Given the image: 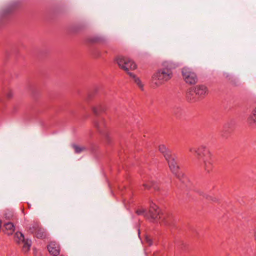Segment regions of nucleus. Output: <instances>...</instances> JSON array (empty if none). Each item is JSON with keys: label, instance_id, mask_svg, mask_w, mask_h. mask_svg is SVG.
I'll return each instance as SVG.
<instances>
[{"label": "nucleus", "instance_id": "1", "mask_svg": "<svg viewBox=\"0 0 256 256\" xmlns=\"http://www.w3.org/2000/svg\"><path fill=\"white\" fill-rule=\"evenodd\" d=\"M188 150L190 152L196 154L200 166L207 172H210L212 170V164L211 154L208 148L204 146H200L198 148L190 146Z\"/></svg>", "mask_w": 256, "mask_h": 256}, {"label": "nucleus", "instance_id": "2", "mask_svg": "<svg viewBox=\"0 0 256 256\" xmlns=\"http://www.w3.org/2000/svg\"><path fill=\"white\" fill-rule=\"evenodd\" d=\"M164 68L158 70L152 76V82L157 87L170 80L172 77V68H174L178 65L171 62H165Z\"/></svg>", "mask_w": 256, "mask_h": 256}, {"label": "nucleus", "instance_id": "3", "mask_svg": "<svg viewBox=\"0 0 256 256\" xmlns=\"http://www.w3.org/2000/svg\"><path fill=\"white\" fill-rule=\"evenodd\" d=\"M208 94V88L206 86L198 85L190 91L188 98L190 101L194 102L203 99Z\"/></svg>", "mask_w": 256, "mask_h": 256}, {"label": "nucleus", "instance_id": "4", "mask_svg": "<svg viewBox=\"0 0 256 256\" xmlns=\"http://www.w3.org/2000/svg\"><path fill=\"white\" fill-rule=\"evenodd\" d=\"M116 61L119 67L125 72H128L136 68V65L128 58L120 56L116 58Z\"/></svg>", "mask_w": 256, "mask_h": 256}, {"label": "nucleus", "instance_id": "5", "mask_svg": "<svg viewBox=\"0 0 256 256\" xmlns=\"http://www.w3.org/2000/svg\"><path fill=\"white\" fill-rule=\"evenodd\" d=\"M182 74L184 80L188 84H195L198 82L197 74L190 68L184 67L182 68Z\"/></svg>", "mask_w": 256, "mask_h": 256}, {"label": "nucleus", "instance_id": "6", "mask_svg": "<svg viewBox=\"0 0 256 256\" xmlns=\"http://www.w3.org/2000/svg\"><path fill=\"white\" fill-rule=\"evenodd\" d=\"M15 241L19 244L22 245L23 251L28 252L32 246V242L28 240H26L24 236L20 232H17L14 236Z\"/></svg>", "mask_w": 256, "mask_h": 256}, {"label": "nucleus", "instance_id": "7", "mask_svg": "<svg viewBox=\"0 0 256 256\" xmlns=\"http://www.w3.org/2000/svg\"><path fill=\"white\" fill-rule=\"evenodd\" d=\"M176 156L172 155L170 156L167 154L166 156V160L168 162L172 174L175 175L178 178H180V176L178 174V166L177 165V163L176 162Z\"/></svg>", "mask_w": 256, "mask_h": 256}, {"label": "nucleus", "instance_id": "8", "mask_svg": "<svg viewBox=\"0 0 256 256\" xmlns=\"http://www.w3.org/2000/svg\"><path fill=\"white\" fill-rule=\"evenodd\" d=\"M30 232L34 234L38 238H44L46 236L44 230L40 227L38 224L34 223L29 229Z\"/></svg>", "mask_w": 256, "mask_h": 256}, {"label": "nucleus", "instance_id": "9", "mask_svg": "<svg viewBox=\"0 0 256 256\" xmlns=\"http://www.w3.org/2000/svg\"><path fill=\"white\" fill-rule=\"evenodd\" d=\"M48 248L50 253L54 256H58L60 254V246L56 242H51L48 246Z\"/></svg>", "mask_w": 256, "mask_h": 256}, {"label": "nucleus", "instance_id": "10", "mask_svg": "<svg viewBox=\"0 0 256 256\" xmlns=\"http://www.w3.org/2000/svg\"><path fill=\"white\" fill-rule=\"evenodd\" d=\"M160 214V212L158 210V208L156 206L155 204H152L150 206L149 213L148 214V218H150L152 219H156L158 218V216Z\"/></svg>", "mask_w": 256, "mask_h": 256}, {"label": "nucleus", "instance_id": "11", "mask_svg": "<svg viewBox=\"0 0 256 256\" xmlns=\"http://www.w3.org/2000/svg\"><path fill=\"white\" fill-rule=\"evenodd\" d=\"M248 124L252 128H256V107L252 110V114L248 117Z\"/></svg>", "mask_w": 256, "mask_h": 256}, {"label": "nucleus", "instance_id": "12", "mask_svg": "<svg viewBox=\"0 0 256 256\" xmlns=\"http://www.w3.org/2000/svg\"><path fill=\"white\" fill-rule=\"evenodd\" d=\"M95 126L97 128L98 131L100 134H102L103 136L106 139V140H109L108 136L107 134L103 133V128L104 126V122L103 120L96 122L95 124Z\"/></svg>", "mask_w": 256, "mask_h": 256}, {"label": "nucleus", "instance_id": "13", "mask_svg": "<svg viewBox=\"0 0 256 256\" xmlns=\"http://www.w3.org/2000/svg\"><path fill=\"white\" fill-rule=\"evenodd\" d=\"M4 228L6 234L11 235L14 232V226L11 222L6 223L4 224Z\"/></svg>", "mask_w": 256, "mask_h": 256}, {"label": "nucleus", "instance_id": "14", "mask_svg": "<svg viewBox=\"0 0 256 256\" xmlns=\"http://www.w3.org/2000/svg\"><path fill=\"white\" fill-rule=\"evenodd\" d=\"M128 74L134 79V82L141 90H142L144 88V84H142L140 80L132 73L128 72Z\"/></svg>", "mask_w": 256, "mask_h": 256}, {"label": "nucleus", "instance_id": "15", "mask_svg": "<svg viewBox=\"0 0 256 256\" xmlns=\"http://www.w3.org/2000/svg\"><path fill=\"white\" fill-rule=\"evenodd\" d=\"M72 147L76 154H80L86 151V148L84 146H80L76 144H72Z\"/></svg>", "mask_w": 256, "mask_h": 256}, {"label": "nucleus", "instance_id": "16", "mask_svg": "<svg viewBox=\"0 0 256 256\" xmlns=\"http://www.w3.org/2000/svg\"><path fill=\"white\" fill-rule=\"evenodd\" d=\"M159 151L164 154V156L165 158L166 155L168 154L170 156H171L172 155L170 150L167 148L164 145L160 146Z\"/></svg>", "mask_w": 256, "mask_h": 256}, {"label": "nucleus", "instance_id": "17", "mask_svg": "<svg viewBox=\"0 0 256 256\" xmlns=\"http://www.w3.org/2000/svg\"><path fill=\"white\" fill-rule=\"evenodd\" d=\"M143 186L146 189H149L150 188H153L155 190H158L160 189L158 187V185L156 184L154 182H150L147 184H144Z\"/></svg>", "mask_w": 256, "mask_h": 256}, {"label": "nucleus", "instance_id": "18", "mask_svg": "<svg viewBox=\"0 0 256 256\" xmlns=\"http://www.w3.org/2000/svg\"><path fill=\"white\" fill-rule=\"evenodd\" d=\"M163 224L168 226H172V219L170 218H164L163 220Z\"/></svg>", "mask_w": 256, "mask_h": 256}, {"label": "nucleus", "instance_id": "19", "mask_svg": "<svg viewBox=\"0 0 256 256\" xmlns=\"http://www.w3.org/2000/svg\"><path fill=\"white\" fill-rule=\"evenodd\" d=\"M138 215H144L146 218H148V214L146 213L145 210L144 209L138 210L136 211Z\"/></svg>", "mask_w": 256, "mask_h": 256}, {"label": "nucleus", "instance_id": "20", "mask_svg": "<svg viewBox=\"0 0 256 256\" xmlns=\"http://www.w3.org/2000/svg\"><path fill=\"white\" fill-rule=\"evenodd\" d=\"M100 106H98V107H94L92 108V111L94 112V113L96 114V115H98L99 113V111L100 110Z\"/></svg>", "mask_w": 256, "mask_h": 256}, {"label": "nucleus", "instance_id": "21", "mask_svg": "<svg viewBox=\"0 0 256 256\" xmlns=\"http://www.w3.org/2000/svg\"><path fill=\"white\" fill-rule=\"evenodd\" d=\"M146 242L148 244V246H151L152 244V240L149 237L146 236Z\"/></svg>", "mask_w": 256, "mask_h": 256}, {"label": "nucleus", "instance_id": "22", "mask_svg": "<svg viewBox=\"0 0 256 256\" xmlns=\"http://www.w3.org/2000/svg\"><path fill=\"white\" fill-rule=\"evenodd\" d=\"M6 96L8 98H11L13 96V93L11 91H9L6 94Z\"/></svg>", "mask_w": 256, "mask_h": 256}, {"label": "nucleus", "instance_id": "23", "mask_svg": "<svg viewBox=\"0 0 256 256\" xmlns=\"http://www.w3.org/2000/svg\"><path fill=\"white\" fill-rule=\"evenodd\" d=\"M230 124H226V128H230Z\"/></svg>", "mask_w": 256, "mask_h": 256}, {"label": "nucleus", "instance_id": "24", "mask_svg": "<svg viewBox=\"0 0 256 256\" xmlns=\"http://www.w3.org/2000/svg\"><path fill=\"white\" fill-rule=\"evenodd\" d=\"M2 224V221L0 220V228H1Z\"/></svg>", "mask_w": 256, "mask_h": 256}, {"label": "nucleus", "instance_id": "25", "mask_svg": "<svg viewBox=\"0 0 256 256\" xmlns=\"http://www.w3.org/2000/svg\"><path fill=\"white\" fill-rule=\"evenodd\" d=\"M254 234H255V238H256V231L255 232Z\"/></svg>", "mask_w": 256, "mask_h": 256}]
</instances>
